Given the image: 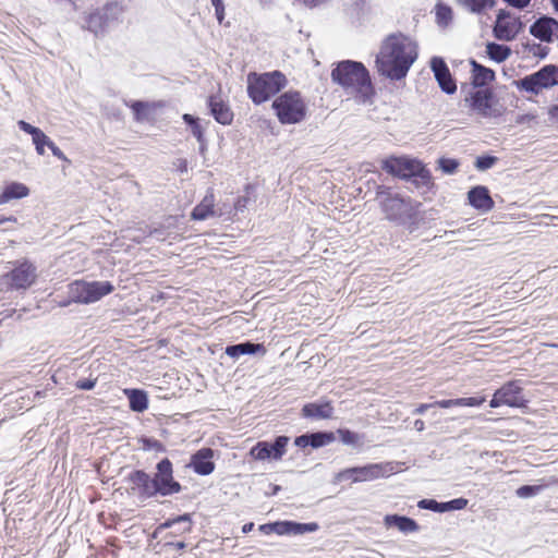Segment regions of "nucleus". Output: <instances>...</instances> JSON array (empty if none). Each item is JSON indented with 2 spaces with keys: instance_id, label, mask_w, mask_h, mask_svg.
<instances>
[{
  "instance_id": "nucleus-1",
  "label": "nucleus",
  "mask_w": 558,
  "mask_h": 558,
  "mask_svg": "<svg viewBox=\"0 0 558 558\" xmlns=\"http://www.w3.org/2000/svg\"><path fill=\"white\" fill-rule=\"evenodd\" d=\"M417 56L416 41L408 35L395 33L381 41L376 56V68L379 74L399 81L407 76Z\"/></svg>"
},
{
  "instance_id": "nucleus-2",
  "label": "nucleus",
  "mask_w": 558,
  "mask_h": 558,
  "mask_svg": "<svg viewBox=\"0 0 558 558\" xmlns=\"http://www.w3.org/2000/svg\"><path fill=\"white\" fill-rule=\"evenodd\" d=\"M332 80L355 94L360 101L366 102L374 94L368 71L355 61H342L331 72Z\"/></svg>"
},
{
  "instance_id": "nucleus-3",
  "label": "nucleus",
  "mask_w": 558,
  "mask_h": 558,
  "mask_svg": "<svg viewBox=\"0 0 558 558\" xmlns=\"http://www.w3.org/2000/svg\"><path fill=\"white\" fill-rule=\"evenodd\" d=\"M381 211L386 219L397 225H404L416 216L420 204L391 191L377 193Z\"/></svg>"
},
{
  "instance_id": "nucleus-4",
  "label": "nucleus",
  "mask_w": 558,
  "mask_h": 558,
  "mask_svg": "<svg viewBox=\"0 0 558 558\" xmlns=\"http://www.w3.org/2000/svg\"><path fill=\"white\" fill-rule=\"evenodd\" d=\"M287 84L284 75L278 71L269 73H250L247 75V94L252 101L260 105L280 92Z\"/></svg>"
},
{
  "instance_id": "nucleus-5",
  "label": "nucleus",
  "mask_w": 558,
  "mask_h": 558,
  "mask_svg": "<svg viewBox=\"0 0 558 558\" xmlns=\"http://www.w3.org/2000/svg\"><path fill=\"white\" fill-rule=\"evenodd\" d=\"M272 109L282 124L299 123L306 117L307 106L299 92L289 90L272 101Z\"/></svg>"
},
{
  "instance_id": "nucleus-6",
  "label": "nucleus",
  "mask_w": 558,
  "mask_h": 558,
  "mask_svg": "<svg viewBox=\"0 0 558 558\" xmlns=\"http://www.w3.org/2000/svg\"><path fill=\"white\" fill-rule=\"evenodd\" d=\"M383 169L401 179L417 177L422 184L426 186H428L432 181L430 172L415 158L390 157L383 161Z\"/></svg>"
},
{
  "instance_id": "nucleus-7",
  "label": "nucleus",
  "mask_w": 558,
  "mask_h": 558,
  "mask_svg": "<svg viewBox=\"0 0 558 558\" xmlns=\"http://www.w3.org/2000/svg\"><path fill=\"white\" fill-rule=\"evenodd\" d=\"M397 472V465L392 462L373 463L365 466L350 468L337 473V483L350 481L352 483L374 481L389 476Z\"/></svg>"
},
{
  "instance_id": "nucleus-8",
  "label": "nucleus",
  "mask_w": 558,
  "mask_h": 558,
  "mask_svg": "<svg viewBox=\"0 0 558 558\" xmlns=\"http://www.w3.org/2000/svg\"><path fill=\"white\" fill-rule=\"evenodd\" d=\"M114 290L109 281H74L69 286V294L73 302L89 304L99 301Z\"/></svg>"
},
{
  "instance_id": "nucleus-9",
  "label": "nucleus",
  "mask_w": 558,
  "mask_h": 558,
  "mask_svg": "<svg viewBox=\"0 0 558 558\" xmlns=\"http://www.w3.org/2000/svg\"><path fill=\"white\" fill-rule=\"evenodd\" d=\"M465 106L482 118H495L502 110L493 93L487 88H473L464 98Z\"/></svg>"
},
{
  "instance_id": "nucleus-10",
  "label": "nucleus",
  "mask_w": 558,
  "mask_h": 558,
  "mask_svg": "<svg viewBox=\"0 0 558 558\" xmlns=\"http://www.w3.org/2000/svg\"><path fill=\"white\" fill-rule=\"evenodd\" d=\"M558 84V66L545 65L539 71L525 76L519 82L521 89L538 94L543 89L550 88Z\"/></svg>"
},
{
  "instance_id": "nucleus-11",
  "label": "nucleus",
  "mask_w": 558,
  "mask_h": 558,
  "mask_svg": "<svg viewBox=\"0 0 558 558\" xmlns=\"http://www.w3.org/2000/svg\"><path fill=\"white\" fill-rule=\"evenodd\" d=\"M526 400L522 396V387L518 381H509L495 391L489 402L492 408L508 405L511 408H521L525 405Z\"/></svg>"
},
{
  "instance_id": "nucleus-12",
  "label": "nucleus",
  "mask_w": 558,
  "mask_h": 558,
  "mask_svg": "<svg viewBox=\"0 0 558 558\" xmlns=\"http://www.w3.org/2000/svg\"><path fill=\"white\" fill-rule=\"evenodd\" d=\"M289 437L279 436L274 444L258 441L250 451V456L259 461L280 460L286 453Z\"/></svg>"
},
{
  "instance_id": "nucleus-13",
  "label": "nucleus",
  "mask_w": 558,
  "mask_h": 558,
  "mask_svg": "<svg viewBox=\"0 0 558 558\" xmlns=\"http://www.w3.org/2000/svg\"><path fill=\"white\" fill-rule=\"evenodd\" d=\"M154 486L163 496L180 492L181 486L172 477V464L168 459H163L157 464Z\"/></svg>"
},
{
  "instance_id": "nucleus-14",
  "label": "nucleus",
  "mask_w": 558,
  "mask_h": 558,
  "mask_svg": "<svg viewBox=\"0 0 558 558\" xmlns=\"http://www.w3.org/2000/svg\"><path fill=\"white\" fill-rule=\"evenodd\" d=\"M521 29V22L518 17L506 11H500L497 15L494 34L499 40H512Z\"/></svg>"
},
{
  "instance_id": "nucleus-15",
  "label": "nucleus",
  "mask_w": 558,
  "mask_h": 558,
  "mask_svg": "<svg viewBox=\"0 0 558 558\" xmlns=\"http://www.w3.org/2000/svg\"><path fill=\"white\" fill-rule=\"evenodd\" d=\"M429 65L440 89L448 95L454 94L457 84L445 60L440 57H433Z\"/></svg>"
},
{
  "instance_id": "nucleus-16",
  "label": "nucleus",
  "mask_w": 558,
  "mask_h": 558,
  "mask_svg": "<svg viewBox=\"0 0 558 558\" xmlns=\"http://www.w3.org/2000/svg\"><path fill=\"white\" fill-rule=\"evenodd\" d=\"M36 277L35 266L24 262L7 275L5 279L13 289H27L35 282Z\"/></svg>"
},
{
  "instance_id": "nucleus-17",
  "label": "nucleus",
  "mask_w": 558,
  "mask_h": 558,
  "mask_svg": "<svg viewBox=\"0 0 558 558\" xmlns=\"http://www.w3.org/2000/svg\"><path fill=\"white\" fill-rule=\"evenodd\" d=\"M214 454L213 449L203 448L193 454L190 466L199 475H209L215 470Z\"/></svg>"
},
{
  "instance_id": "nucleus-18",
  "label": "nucleus",
  "mask_w": 558,
  "mask_h": 558,
  "mask_svg": "<svg viewBox=\"0 0 558 558\" xmlns=\"http://www.w3.org/2000/svg\"><path fill=\"white\" fill-rule=\"evenodd\" d=\"M530 33L542 41L549 43L554 35L558 33V22L551 17L543 16L531 26Z\"/></svg>"
},
{
  "instance_id": "nucleus-19",
  "label": "nucleus",
  "mask_w": 558,
  "mask_h": 558,
  "mask_svg": "<svg viewBox=\"0 0 558 558\" xmlns=\"http://www.w3.org/2000/svg\"><path fill=\"white\" fill-rule=\"evenodd\" d=\"M318 530V524L315 522L311 523H298L293 521H278L276 522L275 533L277 535H300L305 533H312Z\"/></svg>"
},
{
  "instance_id": "nucleus-20",
  "label": "nucleus",
  "mask_w": 558,
  "mask_h": 558,
  "mask_svg": "<svg viewBox=\"0 0 558 558\" xmlns=\"http://www.w3.org/2000/svg\"><path fill=\"white\" fill-rule=\"evenodd\" d=\"M210 112L218 123L228 125L233 120V112L229 105L225 102L219 96H211L209 98Z\"/></svg>"
},
{
  "instance_id": "nucleus-21",
  "label": "nucleus",
  "mask_w": 558,
  "mask_h": 558,
  "mask_svg": "<svg viewBox=\"0 0 558 558\" xmlns=\"http://www.w3.org/2000/svg\"><path fill=\"white\" fill-rule=\"evenodd\" d=\"M17 125L22 131L32 136V142L35 146L36 153L39 156H44L46 151L45 147H47L49 137L39 128H36L24 120H20Z\"/></svg>"
},
{
  "instance_id": "nucleus-22",
  "label": "nucleus",
  "mask_w": 558,
  "mask_h": 558,
  "mask_svg": "<svg viewBox=\"0 0 558 558\" xmlns=\"http://www.w3.org/2000/svg\"><path fill=\"white\" fill-rule=\"evenodd\" d=\"M468 198L474 208L484 213L490 210L494 206V202L485 186H476L472 189L468 193Z\"/></svg>"
},
{
  "instance_id": "nucleus-23",
  "label": "nucleus",
  "mask_w": 558,
  "mask_h": 558,
  "mask_svg": "<svg viewBox=\"0 0 558 558\" xmlns=\"http://www.w3.org/2000/svg\"><path fill=\"white\" fill-rule=\"evenodd\" d=\"M29 195V189L21 182H10L4 185L0 193V205L7 204L13 199L25 198Z\"/></svg>"
},
{
  "instance_id": "nucleus-24",
  "label": "nucleus",
  "mask_w": 558,
  "mask_h": 558,
  "mask_svg": "<svg viewBox=\"0 0 558 558\" xmlns=\"http://www.w3.org/2000/svg\"><path fill=\"white\" fill-rule=\"evenodd\" d=\"M333 408L329 402L323 403H307L302 409V414L305 417L314 420H325L331 417Z\"/></svg>"
},
{
  "instance_id": "nucleus-25",
  "label": "nucleus",
  "mask_w": 558,
  "mask_h": 558,
  "mask_svg": "<svg viewBox=\"0 0 558 558\" xmlns=\"http://www.w3.org/2000/svg\"><path fill=\"white\" fill-rule=\"evenodd\" d=\"M226 354L232 359H238L244 354H266V349L263 344L244 342L226 348Z\"/></svg>"
},
{
  "instance_id": "nucleus-26",
  "label": "nucleus",
  "mask_w": 558,
  "mask_h": 558,
  "mask_svg": "<svg viewBox=\"0 0 558 558\" xmlns=\"http://www.w3.org/2000/svg\"><path fill=\"white\" fill-rule=\"evenodd\" d=\"M215 197L214 194H207L202 202L193 209L191 216L194 220H206L216 215L214 209Z\"/></svg>"
},
{
  "instance_id": "nucleus-27",
  "label": "nucleus",
  "mask_w": 558,
  "mask_h": 558,
  "mask_svg": "<svg viewBox=\"0 0 558 558\" xmlns=\"http://www.w3.org/2000/svg\"><path fill=\"white\" fill-rule=\"evenodd\" d=\"M385 524L388 527L395 526L403 533L415 532L417 531L418 527L414 520L407 517H400L397 514L386 515Z\"/></svg>"
},
{
  "instance_id": "nucleus-28",
  "label": "nucleus",
  "mask_w": 558,
  "mask_h": 558,
  "mask_svg": "<svg viewBox=\"0 0 558 558\" xmlns=\"http://www.w3.org/2000/svg\"><path fill=\"white\" fill-rule=\"evenodd\" d=\"M471 64L473 66L472 78L474 88L485 86L495 78V73L493 70L482 66L475 61H472Z\"/></svg>"
},
{
  "instance_id": "nucleus-29",
  "label": "nucleus",
  "mask_w": 558,
  "mask_h": 558,
  "mask_svg": "<svg viewBox=\"0 0 558 558\" xmlns=\"http://www.w3.org/2000/svg\"><path fill=\"white\" fill-rule=\"evenodd\" d=\"M109 9L98 10L89 14L87 19V27L95 34L102 33L107 26Z\"/></svg>"
},
{
  "instance_id": "nucleus-30",
  "label": "nucleus",
  "mask_w": 558,
  "mask_h": 558,
  "mask_svg": "<svg viewBox=\"0 0 558 558\" xmlns=\"http://www.w3.org/2000/svg\"><path fill=\"white\" fill-rule=\"evenodd\" d=\"M125 396L129 399L130 408L136 412H143L148 407L147 395L137 389H125Z\"/></svg>"
},
{
  "instance_id": "nucleus-31",
  "label": "nucleus",
  "mask_w": 558,
  "mask_h": 558,
  "mask_svg": "<svg viewBox=\"0 0 558 558\" xmlns=\"http://www.w3.org/2000/svg\"><path fill=\"white\" fill-rule=\"evenodd\" d=\"M487 54L497 62L505 61L510 56V48L504 45L490 43L486 46Z\"/></svg>"
},
{
  "instance_id": "nucleus-32",
  "label": "nucleus",
  "mask_w": 558,
  "mask_h": 558,
  "mask_svg": "<svg viewBox=\"0 0 558 558\" xmlns=\"http://www.w3.org/2000/svg\"><path fill=\"white\" fill-rule=\"evenodd\" d=\"M131 109L135 114L137 121H143L149 118L154 111V105L144 101H134L131 104Z\"/></svg>"
},
{
  "instance_id": "nucleus-33",
  "label": "nucleus",
  "mask_w": 558,
  "mask_h": 558,
  "mask_svg": "<svg viewBox=\"0 0 558 558\" xmlns=\"http://www.w3.org/2000/svg\"><path fill=\"white\" fill-rule=\"evenodd\" d=\"M496 4L495 0H465L464 5L473 13H485Z\"/></svg>"
},
{
  "instance_id": "nucleus-34",
  "label": "nucleus",
  "mask_w": 558,
  "mask_h": 558,
  "mask_svg": "<svg viewBox=\"0 0 558 558\" xmlns=\"http://www.w3.org/2000/svg\"><path fill=\"white\" fill-rule=\"evenodd\" d=\"M335 440L332 433H314L311 434V446L313 448H319L326 446Z\"/></svg>"
},
{
  "instance_id": "nucleus-35",
  "label": "nucleus",
  "mask_w": 558,
  "mask_h": 558,
  "mask_svg": "<svg viewBox=\"0 0 558 558\" xmlns=\"http://www.w3.org/2000/svg\"><path fill=\"white\" fill-rule=\"evenodd\" d=\"M436 20L439 25L447 26L452 20V10L445 4H437Z\"/></svg>"
},
{
  "instance_id": "nucleus-36",
  "label": "nucleus",
  "mask_w": 558,
  "mask_h": 558,
  "mask_svg": "<svg viewBox=\"0 0 558 558\" xmlns=\"http://www.w3.org/2000/svg\"><path fill=\"white\" fill-rule=\"evenodd\" d=\"M337 434L339 435L340 440L344 445L357 446L361 444L360 435L354 432H351L349 429H338Z\"/></svg>"
},
{
  "instance_id": "nucleus-37",
  "label": "nucleus",
  "mask_w": 558,
  "mask_h": 558,
  "mask_svg": "<svg viewBox=\"0 0 558 558\" xmlns=\"http://www.w3.org/2000/svg\"><path fill=\"white\" fill-rule=\"evenodd\" d=\"M546 485H524L517 489V496L520 498H530L538 495Z\"/></svg>"
},
{
  "instance_id": "nucleus-38",
  "label": "nucleus",
  "mask_w": 558,
  "mask_h": 558,
  "mask_svg": "<svg viewBox=\"0 0 558 558\" xmlns=\"http://www.w3.org/2000/svg\"><path fill=\"white\" fill-rule=\"evenodd\" d=\"M421 509H428L435 512H447L446 502H437L434 499H423L417 505Z\"/></svg>"
},
{
  "instance_id": "nucleus-39",
  "label": "nucleus",
  "mask_w": 558,
  "mask_h": 558,
  "mask_svg": "<svg viewBox=\"0 0 558 558\" xmlns=\"http://www.w3.org/2000/svg\"><path fill=\"white\" fill-rule=\"evenodd\" d=\"M485 402V397H469L453 399L454 407H478Z\"/></svg>"
},
{
  "instance_id": "nucleus-40",
  "label": "nucleus",
  "mask_w": 558,
  "mask_h": 558,
  "mask_svg": "<svg viewBox=\"0 0 558 558\" xmlns=\"http://www.w3.org/2000/svg\"><path fill=\"white\" fill-rule=\"evenodd\" d=\"M440 169L448 174L453 173L458 168V162L454 159L440 158L438 160Z\"/></svg>"
},
{
  "instance_id": "nucleus-41",
  "label": "nucleus",
  "mask_w": 558,
  "mask_h": 558,
  "mask_svg": "<svg viewBox=\"0 0 558 558\" xmlns=\"http://www.w3.org/2000/svg\"><path fill=\"white\" fill-rule=\"evenodd\" d=\"M191 131H192V134L196 137L197 142L199 143L201 150L204 151L205 143H204V136H203V129L199 124V119L191 125Z\"/></svg>"
},
{
  "instance_id": "nucleus-42",
  "label": "nucleus",
  "mask_w": 558,
  "mask_h": 558,
  "mask_svg": "<svg viewBox=\"0 0 558 558\" xmlns=\"http://www.w3.org/2000/svg\"><path fill=\"white\" fill-rule=\"evenodd\" d=\"M468 506V500L465 498H456L446 502V510H462Z\"/></svg>"
},
{
  "instance_id": "nucleus-43",
  "label": "nucleus",
  "mask_w": 558,
  "mask_h": 558,
  "mask_svg": "<svg viewBox=\"0 0 558 558\" xmlns=\"http://www.w3.org/2000/svg\"><path fill=\"white\" fill-rule=\"evenodd\" d=\"M496 158L494 157H480L476 159L475 166L480 170H486L493 167Z\"/></svg>"
},
{
  "instance_id": "nucleus-44",
  "label": "nucleus",
  "mask_w": 558,
  "mask_h": 558,
  "mask_svg": "<svg viewBox=\"0 0 558 558\" xmlns=\"http://www.w3.org/2000/svg\"><path fill=\"white\" fill-rule=\"evenodd\" d=\"M96 381L90 379H83L76 383V387L82 390H90L95 387Z\"/></svg>"
},
{
  "instance_id": "nucleus-45",
  "label": "nucleus",
  "mask_w": 558,
  "mask_h": 558,
  "mask_svg": "<svg viewBox=\"0 0 558 558\" xmlns=\"http://www.w3.org/2000/svg\"><path fill=\"white\" fill-rule=\"evenodd\" d=\"M504 1L507 2L509 5L517 8V9H524L531 2V0H504Z\"/></svg>"
},
{
  "instance_id": "nucleus-46",
  "label": "nucleus",
  "mask_w": 558,
  "mask_h": 558,
  "mask_svg": "<svg viewBox=\"0 0 558 558\" xmlns=\"http://www.w3.org/2000/svg\"><path fill=\"white\" fill-rule=\"evenodd\" d=\"M294 442L298 447L304 448V447L311 445V435L299 436L295 438Z\"/></svg>"
},
{
  "instance_id": "nucleus-47",
  "label": "nucleus",
  "mask_w": 558,
  "mask_h": 558,
  "mask_svg": "<svg viewBox=\"0 0 558 558\" xmlns=\"http://www.w3.org/2000/svg\"><path fill=\"white\" fill-rule=\"evenodd\" d=\"M434 407L449 409L454 407L453 399L438 400L433 403Z\"/></svg>"
},
{
  "instance_id": "nucleus-48",
  "label": "nucleus",
  "mask_w": 558,
  "mask_h": 558,
  "mask_svg": "<svg viewBox=\"0 0 558 558\" xmlns=\"http://www.w3.org/2000/svg\"><path fill=\"white\" fill-rule=\"evenodd\" d=\"M177 523H184V524H185V526H184V529H183V530H184V531L190 530V523H189V518H187V515L180 517L179 519H177V520H174V521H172V522H170V523H167V525H168V526H172V525H174V524H177Z\"/></svg>"
},
{
  "instance_id": "nucleus-49",
  "label": "nucleus",
  "mask_w": 558,
  "mask_h": 558,
  "mask_svg": "<svg viewBox=\"0 0 558 558\" xmlns=\"http://www.w3.org/2000/svg\"><path fill=\"white\" fill-rule=\"evenodd\" d=\"M275 526L276 522L262 524L259 525V531L263 532L264 534L275 533Z\"/></svg>"
},
{
  "instance_id": "nucleus-50",
  "label": "nucleus",
  "mask_w": 558,
  "mask_h": 558,
  "mask_svg": "<svg viewBox=\"0 0 558 558\" xmlns=\"http://www.w3.org/2000/svg\"><path fill=\"white\" fill-rule=\"evenodd\" d=\"M145 448L162 450L161 444L157 440H145Z\"/></svg>"
},
{
  "instance_id": "nucleus-51",
  "label": "nucleus",
  "mask_w": 558,
  "mask_h": 558,
  "mask_svg": "<svg viewBox=\"0 0 558 558\" xmlns=\"http://www.w3.org/2000/svg\"><path fill=\"white\" fill-rule=\"evenodd\" d=\"M549 118L554 123L558 124V105L549 109Z\"/></svg>"
},
{
  "instance_id": "nucleus-52",
  "label": "nucleus",
  "mask_w": 558,
  "mask_h": 558,
  "mask_svg": "<svg viewBox=\"0 0 558 558\" xmlns=\"http://www.w3.org/2000/svg\"><path fill=\"white\" fill-rule=\"evenodd\" d=\"M434 407L433 403H422L415 410V414H423L427 409Z\"/></svg>"
},
{
  "instance_id": "nucleus-53",
  "label": "nucleus",
  "mask_w": 558,
  "mask_h": 558,
  "mask_svg": "<svg viewBox=\"0 0 558 558\" xmlns=\"http://www.w3.org/2000/svg\"><path fill=\"white\" fill-rule=\"evenodd\" d=\"M51 153L58 159L63 160V161H68L66 156L63 154V151L59 147H56L53 150H51Z\"/></svg>"
},
{
  "instance_id": "nucleus-54",
  "label": "nucleus",
  "mask_w": 558,
  "mask_h": 558,
  "mask_svg": "<svg viewBox=\"0 0 558 558\" xmlns=\"http://www.w3.org/2000/svg\"><path fill=\"white\" fill-rule=\"evenodd\" d=\"M215 12H216L217 20L219 21V23H221L223 20V16H225L223 5L215 8Z\"/></svg>"
},
{
  "instance_id": "nucleus-55",
  "label": "nucleus",
  "mask_w": 558,
  "mask_h": 558,
  "mask_svg": "<svg viewBox=\"0 0 558 558\" xmlns=\"http://www.w3.org/2000/svg\"><path fill=\"white\" fill-rule=\"evenodd\" d=\"M182 119H183V120H184V122H185L186 124H189L190 126H191L194 122H196V121L198 120V118H195V117H193V116H191V114H189V113L183 114Z\"/></svg>"
},
{
  "instance_id": "nucleus-56",
  "label": "nucleus",
  "mask_w": 558,
  "mask_h": 558,
  "mask_svg": "<svg viewBox=\"0 0 558 558\" xmlns=\"http://www.w3.org/2000/svg\"><path fill=\"white\" fill-rule=\"evenodd\" d=\"M414 428L417 430V432H423L425 429V423L424 421L422 420H416L414 422Z\"/></svg>"
},
{
  "instance_id": "nucleus-57",
  "label": "nucleus",
  "mask_w": 558,
  "mask_h": 558,
  "mask_svg": "<svg viewBox=\"0 0 558 558\" xmlns=\"http://www.w3.org/2000/svg\"><path fill=\"white\" fill-rule=\"evenodd\" d=\"M254 527V523L250 522V523H246L242 526V532L243 533H248L253 530Z\"/></svg>"
},
{
  "instance_id": "nucleus-58",
  "label": "nucleus",
  "mask_w": 558,
  "mask_h": 558,
  "mask_svg": "<svg viewBox=\"0 0 558 558\" xmlns=\"http://www.w3.org/2000/svg\"><path fill=\"white\" fill-rule=\"evenodd\" d=\"M7 221H16V219L14 217L0 218V225L4 223Z\"/></svg>"
},
{
  "instance_id": "nucleus-59",
  "label": "nucleus",
  "mask_w": 558,
  "mask_h": 558,
  "mask_svg": "<svg viewBox=\"0 0 558 558\" xmlns=\"http://www.w3.org/2000/svg\"><path fill=\"white\" fill-rule=\"evenodd\" d=\"M56 147H58V146L49 138L48 143H47V148H49L50 150H53Z\"/></svg>"
},
{
  "instance_id": "nucleus-60",
  "label": "nucleus",
  "mask_w": 558,
  "mask_h": 558,
  "mask_svg": "<svg viewBox=\"0 0 558 558\" xmlns=\"http://www.w3.org/2000/svg\"><path fill=\"white\" fill-rule=\"evenodd\" d=\"M211 3L215 8L223 5L222 0H211Z\"/></svg>"
},
{
  "instance_id": "nucleus-61",
  "label": "nucleus",
  "mask_w": 558,
  "mask_h": 558,
  "mask_svg": "<svg viewBox=\"0 0 558 558\" xmlns=\"http://www.w3.org/2000/svg\"><path fill=\"white\" fill-rule=\"evenodd\" d=\"M555 10L558 12V0H551Z\"/></svg>"
},
{
  "instance_id": "nucleus-62",
  "label": "nucleus",
  "mask_w": 558,
  "mask_h": 558,
  "mask_svg": "<svg viewBox=\"0 0 558 558\" xmlns=\"http://www.w3.org/2000/svg\"><path fill=\"white\" fill-rule=\"evenodd\" d=\"M175 546H177L178 548H183V547H184V543L179 542V543H177V544H175Z\"/></svg>"
},
{
  "instance_id": "nucleus-63",
  "label": "nucleus",
  "mask_w": 558,
  "mask_h": 558,
  "mask_svg": "<svg viewBox=\"0 0 558 558\" xmlns=\"http://www.w3.org/2000/svg\"><path fill=\"white\" fill-rule=\"evenodd\" d=\"M554 347H557V348H558V343H557V344H554Z\"/></svg>"
}]
</instances>
